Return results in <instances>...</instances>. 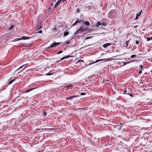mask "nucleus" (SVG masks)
<instances>
[{
    "label": "nucleus",
    "instance_id": "nucleus-35",
    "mask_svg": "<svg viewBox=\"0 0 152 152\" xmlns=\"http://www.w3.org/2000/svg\"><path fill=\"white\" fill-rule=\"evenodd\" d=\"M77 23H75H75H74L73 24H72V25L73 26H75V25L76 24H77Z\"/></svg>",
    "mask_w": 152,
    "mask_h": 152
},
{
    "label": "nucleus",
    "instance_id": "nucleus-34",
    "mask_svg": "<svg viewBox=\"0 0 152 152\" xmlns=\"http://www.w3.org/2000/svg\"><path fill=\"white\" fill-rule=\"evenodd\" d=\"M81 61V60H78L77 61V63H79Z\"/></svg>",
    "mask_w": 152,
    "mask_h": 152
},
{
    "label": "nucleus",
    "instance_id": "nucleus-37",
    "mask_svg": "<svg viewBox=\"0 0 152 152\" xmlns=\"http://www.w3.org/2000/svg\"><path fill=\"white\" fill-rule=\"evenodd\" d=\"M129 95L130 96H132V94H129Z\"/></svg>",
    "mask_w": 152,
    "mask_h": 152
},
{
    "label": "nucleus",
    "instance_id": "nucleus-8",
    "mask_svg": "<svg viewBox=\"0 0 152 152\" xmlns=\"http://www.w3.org/2000/svg\"><path fill=\"white\" fill-rule=\"evenodd\" d=\"M129 41H126L125 43H124V46L127 48L129 44Z\"/></svg>",
    "mask_w": 152,
    "mask_h": 152
},
{
    "label": "nucleus",
    "instance_id": "nucleus-11",
    "mask_svg": "<svg viewBox=\"0 0 152 152\" xmlns=\"http://www.w3.org/2000/svg\"><path fill=\"white\" fill-rule=\"evenodd\" d=\"M70 56H64V57H63V58H62L60 60V61H61L62 60L64 59H65V58H69V57Z\"/></svg>",
    "mask_w": 152,
    "mask_h": 152
},
{
    "label": "nucleus",
    "instance_id": "nucleus-24",
    "mask_svg": "<svg viewBox=\"0 0 152 152\" xmlns=\"http://www.w3.org/2000/svg\"><path fill=\"white\" fill-rule=\"evenodd\" d=\"M140 67L141 68L140 70H142V68H143V66L142 65H140Z\"/></svg>",
    "mask_w": 152,
    "mask_h": 152
},
{
    "label": "nucleus",
    "instance_id": "nucleus-42",
    "mask_svg": "<svg viewBox=\"0 0 152 152\" xmlns=\"http://www.w3.org/2000/svg\"><path fill=\"white\" fill-rule=\"evenodd\" d=\"M37 152H41L40 151H38Z\"/></svg>",
    "mask_w": 152,
    "mask_h": 152
},
{
    "label": "nucleus",
    "instance_id": "nucleus-21",
    "mask_svg": "<svg viewBox=\"0 0 152 152\" xmlns=\"http://www.w3.org/2000/svg\"><path fill=\"white\" fill-rule=\"evenodd\" d=\"M92 37H87L86 38H85V39L86 40V39H90Z\"/></svg>",
    "mask_w": 152,
    "mask_h": 152
},
{
    "label": "nucleus",
    "instance_id": "nucleus-2",
    "mask_svg": "<svg viewBox=\"0 0 152 152\" xmlns=\"http://www.w3.org/2000/svg\"><path fill=\"white\" fill-rule=\"evenodd\" d=\"M60 44V42H54L53 43L51 44L50 46L48 47V48H53L55 46L59 45Z\"/></svg>",
    "mask_w": 152,
    "mask_h": 152
},
{
    "label": "nucleus",
    "instance_id": "nucleus-27",
    "mask_svg": "<svg viewBox=\"0 0 152 152\" xmlns=\"http://www.w3.org/2000/svg\"><path fill=\"white\" fill-rule=\"evenodd\" d=\"M42 32V30L39 31L37 33H41Z\"/></svg>",
    "mask_w": 152,
    "mask_h": 152
},
{
    "label": "nucleus",
    "instance_id": "nucleus-29",
    "mask_svg": "<svg viewBox=\"0 0 152 152\" xmlns=\"http://www.w3.org/2000/svg\"><path fill=\"white\" fill-rule=\"evenodd\" d=\"M136 56V55H132L131 56V57L132 58H133V57H135Z\"/></svg>",
    "mask_w": 152,
    "mask_h": 152
},
{
    "label": "nucleus",
    "instance_id": "nucleus-39",
    "mask_svg": "<svg viewBox=\"0 0 152 152\" xmlns=\"http://www.w3.org/2000/svg\"><path fill=\"white\" fill-rule=\"evenodd\" d=\"M66 0H62V1L63 2L64 1H65Z\"/></svg>",
    "mask_w": 152,
    "mask_h": 152
},
{
    "label": "nucleus",
    "instance_id": "nucleus-22",
    "mask_svg": "<svg viewBox=\"0 0 152 152\" xmlns=\"http://www.w3.org/2000/svg\"><path fill=\"white\" fill-rule=\"evenodd\" d=\"M62 52H63V51H61L58 52V53H57V54H59L60 53H62Z\"/></svg>",
    "mask_w": 152,
    "mask_h": 152
},
{
    "label": "nucleus",
    "instance_id": "nucleus-5",
    "mask_svg": "<svg viewBox=\"0 0 152 152\" xmlns=\"http://www.w3.org/2000/svg\"><path fill=\"white\" fill-rule=\"evenodd\" d=\"M77 96H71L69 97H67L66 98V100H71L72 99L74 98L75 97H77Z\"/></svg>",
    "mask_w": 152,
    "mask_h": 152
},
{
    "label": "nucleus",
    "instance_id": "nucleus-36",
    "mask_svg": "<svg viewBox=\"0 0 152 152\" xmlns=\"http://www.w3.org/2000/svg\"><path fill=\"white\" fill-rule=\"evenodd\" d=\"M69 42H68L67 41L66 42V44H69Z\"/></svg>",
    "mask_w": 152,
    "mask_h": 152
},
{
    "label": "nucleus",
    "instance_id": "nucleus-13",
    "mask_svg": "<svg viewBox=\"0 0 152 152\" xmlns=\"http://www.w3.org/2000/svg\"><path fill=\"white\" fill-rule=\"evenodd\" d=\"M121 125H117V126L115 127V128H116V129L118 128V129L120 130L121 129Z\"/></svg>",
    "mask_w": 152,
    "mask_h": 152
},
{
    "label": "nucleus",
    "instance_id": "nucleus-31",
    "mask_svg": "<svg viewBox=\"0 0 152 152\" xmlns=\"http://www.w3.org/2000/svg\"><path fill=\"white\" fill-rule=\"evenodd\" d=\"M142 70H140L139 72V74H141L142 73Z\"/></svg>",
    "mask_w": 152,
    "mask_h": 152
},
{
    "label": "nucleus",
    "instance_id": "nucleus-1",
    "mask_svg": "<svg viewBox=\"0 0 152 152\" xmlns=\"http://www.w3.org/2000/svg\"><path fill=\"white\" fill-rule=\"evenodd\" d=\"M87 28V27L85 28L84 26H81L77 30L74 34H77L79 33H82L84 31L86 30Z\"/></svg>",
    "mask_w": 152,
    "mask_h": 152
},
{
    "label": "nucleus",
    "instance_id": "nucleus-28",
    "mask_svg": "<svg viewBox=\"0 0 152 152\" xmlns=\"http://www.w3.org/2000/svg\"><path fill=\"white\" fill-rule=\"evenodd\" d=\"M139 42L138 40H136V44L137 45L139 44Z\"/></svg>",
    "mask_w": 152,
    "mask_h": 152
},
{
    "label": "nucleus",
    "instance_id": "nucleus-3",
    "mask_svg": "<svg viewBox=\"0 0 152 152\" xmlns=\"http://www.w3.org/2000/svg\"><path fill=\"white\" fill-rule=\"evenodd\" d=\"M103 60H104V61H107V59H100V60H97L95 62H94V63H90L88 65H91V64H93V63H97L99 61H103Z\"/></svg>",
    "mask_w": 152,
    "mask_h": 152
},
{
    "label": "nucleus",
    "instance_id": "nucleus-10",
    "mask_svg": "<svg viewBox=\"0 0 152 152\" xmlns=\"http://www.w3.org/2000/svg\"><path fill=\"white\" fill-rule=\"evenodd\" d=\"M83 23H84L85 25L88 26L90 25V23H89V22L88 21H84Z\"/></svg>",
    "mask_w": 152,
    "mask_h": 152
},
{
    "label": "nucleus",
    "instance_id": "nucleus-18",
    "mask_svg": "<svg viewBox=\"0 0 152 152\" xmlns=\"http://www.w3.org/2000/svg\"><path fill=\"white\" fill-rule=\"evenodd\" d=\"M103 82L104 83H109V80H104Z\"/></svg>",
    "mask_w": 152,
    "mask_h": 152
},
{
    "label": "nucleus",
    "instance_id": "nucleus-7",
    "mask_svg": "<svg viewBox=\"0 0 152 152\" xmlns=\"http://www.w3.org/2000/svg\"><path fill=\"white\" fill-rule=\"evenodd\" d=\"M141 12L142 11L139 12L138 14H137L136 17L135 19V20H137L138 18V16H140L141 15Z\"/></svg>",
    "mask_w": 152,
    "mask_h": 152
},
{
    "label": "nucleus",
    "instance_id": "nucleus-16",
    "mask_svg": "<svg viewBox=\"0 0 152 152\" xmlns=\"http://www.w3.org/2000/svg\"><path fill=\"white\" fill-rule=\"evenodd\" d=\"M31 88V89H29L27 91H26V93H28V92H29V91H31L32 90H33L34 89H35V88Z\"/></svg>",
    "mask_w": 152,
    "mask_h": 152
},
{
    "label": "nucleus",
    "instance_id": "nucleus-19",
    "mask_svg": "<svg viewBox=\"0 0 152 152\" xmlns=\"http://www.w3.org/2000/svg\"><path fill=\"white\" fill-rule=\"evenodd\" d=\"M29 39V38H27L25 36H23L22 38V39Z\"/></svg>",
    "mask_w": 152,
    "mask_h": 152
},
{
    "label": "nucleus",
    "instance_id": "nucleus-43",
    "mask_svg": "<svg viewBox=\"0 0 152 152\" xmlns=\"http://www.w3.org/2000/svg\"><path fill=\"white\" fill-rule=\"evenodd\" d=\"M126 92V90H125V91H124V92Z\"/></svg>",
    "mask_w": 152,
    "mask_h": 152
},
{
    "label": "nucleus",
    "instance_id": "nucleus-4",
    "mask_svg": "<svg viewBox=\"0 0 152 152\" xmlns=\"http://www.w3.org/2000/svg\"><path fill=\"white\" fill-rule=\"evenodd\" d=\"M84 22V21L83 20H77L75 21V23H83Z\"/></svg>",
    "mask_w": 152,
    "mask_h": 152
},
{
    "label": "nucleus",
    "instance_id": "nucleus-32",
    "mask_svg": "<svg viewBox=\"0 0 152 152\" xmlns=\"http://www.w3.org/2000/svg\"><path fill=\"white\" fill-rule=\"evenodd\" d=\"M52 75V74L50 73H48L47 74H46V75Z\"/></svg>",
    "mask_w": 152,
    "mask_h": 152
},
{
    "label": "nucleus",
    "instance_id": "nucleus-44",
    "mask_svg": "<svg viewBox=\"0 0 152 152\" xmlns=\"http://www.w3.org/2000/svg\"><path fill=\"white\" fill-rule=\"evenodd\" d=\"M53 1H56V0H53Z\"/></svg>",
    "mask_w": 152,
    "mask_h": 152
},
{
    "label": "nucleus",
    "instance_id": "nucleus-14",
    "mask_svg": "<svg viewBox=\"0 0 152 152\" xmlns=\"http://www.w3.org/2000/svg\"><path fill=\"white\" fill-rule=\"evenodd\" d=\"M69 34V32L68 31H65L64 33V36H65L68 35Z\"/></svg>",
    "mask_w": 152,
    "mask_h": 152
},
{
    "label": "nucleus",
    "instance_id": "nucleus-40",
    "mask_svg": "<svg viewBox=\"0 0 152 152\" xmlns=\"http://www.w3.org/2000/svg\"><path fill=\"white\" fill-rule=\"evenodd\" d=\"M82 62H84V61L83 60H81V61Z\"/></svg>",
    "mask_w": 152,
    "mask_h": 152
},
{
    "label": "nucleus",
    "instance_id": "nucleus-12",
    "mask_svg": "<svg viewBox=\"0 0 152 152\" xmlns=\"http://www.w3.org/2000/svg\"><path fill=\"white\" fill-rule=\"evenodd\" d=\"M101 24V22L99 21L96 23V26L97 27H98Z\"/></svg>",
    "mask_w": 152,
    "mask_h": 152
},
{
    "label": "nucleus",
    "instance_id": "nucleus-6",
    "mask_svg": "<svg viewBox=\"0 0 152 152\" xmlns=\"http://www.w3.org/2000/svg\"><path fill=\"white\" fill-rule=\"evenodd\" d=\"M61 0H58L57 2L56 3V4H55L54 7H57L58 4L60 3L61 2Z\"/></svg>",
    "mask_w": 152,
    "mask_h": 152
},
{
    "label": "nucleus",
    "instance_id": "nucleus-20",
    "mask_svg": "<svg viewBox=\"0 0 152 152\" xmlns=\"http://www.w3.org/2000/svg\"><path fill=\"white\" fill-rule=\"evenodd\" d=\"M11 80V81H10L9 82V85H10L11 84L13 81H14V80Z\"/></svg>",
    "mask_w": 152,
    "mask_h": 152
},
{
    "label": "nucleus",
    "instance_id": "nucleus-26",
    "mask_svg": "<svg viewBox=\"0 0 152 152\" xmlns=\"http://www.w3.org/2000/svg\"><path fill=\"white\" fill-rule=\"evenodd\" d=\"M25 65H22V66H20V67H19L18 69H20L23 68L24 66Z\"/></svg>",
    "mask_w": 152,
    "mask_h": 152
},
{
    "label": "nucleus",
    "instance_id": "nucleus-25",
    "mask_svg": "<svg viewBox=\"0 0 152 152\" xmlns=\"http://www.w3.org/2000/svg\"><path fill=\"white\" fill-rule=\"evenodd\" d=\"M80 10L79 9H77V13H79L80 12Z\"/></svg>",
    "mask_w": 152,
    "mask_h": 152
},
{
    "label": "nucleus",
    "instance_id": "nucleus-17",
    "mask_svg": "<svg viewBox=\"0 0 152 152\" xmlns=\"http://www.w3.org/2000/svg\"><path fill=\"white\" fill-rule=\"evenodd\" d=\"M147 40L148 41H149L152 40V37H147Z\"/></svg>",
    "mask_w": 152,
    "mask_h": 152
},
{
    "label": "nucleus",
    "instance_id": "nucleus-38",
    "mask_svg": "<svg viewBox=\"0 0 152 152\" xmlns=\"http://www.w3.org/2000/svg\"><path fill=\"white\" fill-rule=\"evenodd\" d=\"M44 114L45 115L46 114L45 111H44Z\"/></svg>",
    "mask_w": 152,
    "mask_h": 152
},
{
    "label": "nucleus",
    "instance_id": "nucleus-23",
    "mask_svg": "<svg viewBox=\"0 0 152 152\" xmlns=\"http://www.w3.org/2000/svg\"><path fill=\"white\" fill-rule=\"evenodd\" d=\"M13 28V26H11L9 28V30H10L11 29H12Z\"/></svg>",
    "mask_w": 152,
    "mask_h": 152
},
{
    "label": "nucleus",
    "instance_id": "nucleus-9",
    "mask_svg": "<svg viewBox=\"0 0 152 152\" xmlns=\"http://www.w3.org/2000/svg\"><path fill=\"white\" fill-rule=\"evenodd\" d=\"M111 44L109 43H107L103 45V47L104 48H106L107 46L110 45Z\"/></svg>",
    "mask_w": 152,
    "mask_h": 152
},
{
    "label": "nucleus",
    "instance_id": "nucleus-41",
    "mask_svg": "<svg viewBox=\"0 0 152 152\" xmlns=\"http://www.w3.org/2000/svg\"><path fill=\"white\" fill-rule=\"evenodd\" d=\"M53 4L52 3V4H51V6H53Z\"/></svg>",
    "mask_w": 152,
    "mask_h": 152
},
{
    "label": "nucleus",
    "instance_id": "nucleus-15",
    "mask_svg": "<svg viewBox=\"0 0 152 152\" xmlns=\"http://www.w3.org/2000/svg\"><path fill=\"white\" fill-rule=\"evenodd\" d=\"M65 88H72V87L71 86H65Z\"/></svg>",
    "mask_w": 152,
    "mask_h": 152
},
{
    "label": "nucleus",
    "instance_id": "nucleus-33",
    "mask_svg": "<svg viewBox=\"0 0 152 152\" xmlns=\"http://www.w3.org/2000/svg\"><path fill=\"white\" fill-rule=\"evenodd\" d=\"M85 94V93H82L80 95H84Z\"/></svg>",
    "mask_w": 152,
    "mask_h": 152
},
{
    "label": "nucleus",
    "instance_id": "nucleus-30",
    "mask_svg": "<svg viewBox=\"0 0 152 152\" xmlns=\"http://www.w3.org/2000/svg\"><path fill=\"white\" fill-rule=\"evenodd\" d=\"M42 26H39V27L38 28L37 30L40 29L42 28Z\"/></svg>",
    "mask_w": 152,
    "mask_h": 152
}]
</instances>
